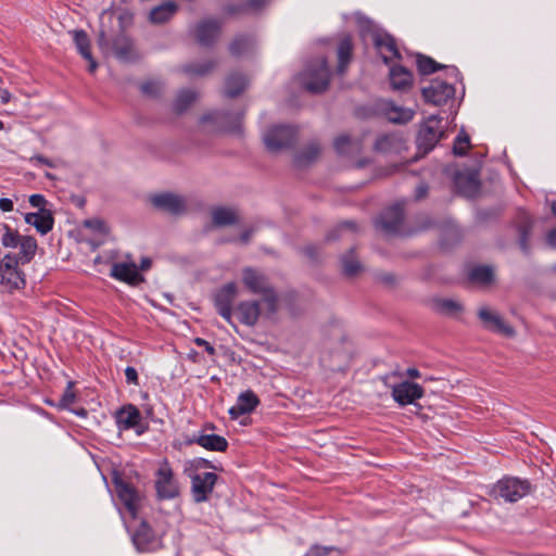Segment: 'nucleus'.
Listing matches in <instances>:
<instances>
[{"instance_id": "f257e3e1", "label": "nucleus", "mask_w": 556, "mask_h": 556, "mask_svg": "<svg viewBox=\"0 0 556 556\" xmlns=\"http://www.w3.org/2000/svg\"><path fill=\"white\" fill-rule=\"evenodd\" d=\"M113 483L124 505L122 516L137 551L144 553L159 549L162 546L161 538L138 516L143 502L141 493L119 475H114Z\"/></svg>"}, {"instance_id": "f03ea898", "label": "nucleus", "mask_w": 556, "mask_h": 556, "mask_svg": "<svg viewBox=\"0 0 556 556\" xmlns=\"http://www.w3.org/2000/svg\"><path fill=\"white\" fill-rule=\"evenodd\" d=\"M242 282L251 293L262 295L264 312L267 316H273L277 312V294L264 274L252 267H245L242 270Z\"/></svg>"}, {"instance_id": "7ed1b4c3", "label": "nucleus", "mask_w": 556, "mask_h": 556, "mask_svg": "<svg viewBox=\"0 0 556 556\" xmlns=\"http://www.w3.org/2000/svg\"><path fill=\"white\" fill-rule=\"evenodd\" d=\"M356 21L361 28L362 36L364 39H366L367 36L371 38L384 63H389L391 59H400L401 55L396 49L394 39L389 34L378 29L370 20L361 14L356 15Z\"/></svg>"}, {"instance_id": "20e7f679", "label": "nucleus", "mask_w": 556, "mask_h": 556, "mask_svg": "<svg viewBox=\"0 0 556 556\" xmlns=\"http://www.w3.org/2000/svg\"><path fill=\"white\" fill-rule=\"evenodd\" d=\"M301 85L313 93L323 92L327 89L330 79V71L325 58L316 60L299 76Z\"/></svg>"}, {"instance_id": "39448f33", "label": "nucleus", "mask_w": 556, "mask_h": 556, "mask_svg": "<svg viewBox=\"0 0 556 556\" xmlns=\"http://www.w3.org/2000/svg\"><path fill=\"white\" fill-rule=\"evenodd\" d=\"M241 114L212 111L200 118V124L210 131H227L239 134L241 131Z\"/></svg>"}, {"instance_id": "423d86ee", "label": "nucleus", "mask_w": 556, "mask_h": 556, "mask_svg": "<svg viewBox=\"0 0 556 556\" xmlns=\"http://www.w3.org/2000/svg\"><path fill=\"white\" fill-rule=\"evenodd\" d=\"M17 256L12 253L0 258V285L9 292L20 290L25 286L23 271L18 268Z\"/></svg>"}, {"instance_id": "0eeeda50", "label": "nucleus", "mask_w": 556, "mask_h": 556, "mask_svg": "<svg viewBox=\"0 0 556 556\" xmlns=\"http://www.w3.org/2000/svg\"><path fill=\"white\" fill-rule=\"evenodd\" d=\"M496 497L505 502L514 503L525 497L530 492V483L515 477H505L497 481L493 489Z\"/></svg>"}, {"instance_id": "6e6552de", "label": "nucleus", "mask_w": 556, "mask_h": 556, "mask_svg": "<svg viewBox=\"0 0 556 556\" xmlns=\"http://www.w3.org/2000/svg\"><path fill=\"white\" fill-rule=\"evenodd\" d=\"M263 139L267 150L276 153L294 143L296 129L289 125H276L264 134Z\"/></svg>"}, {"instance_id": "1a4fd4ad", "label": "nucleus", "mask_w": 556, "mask_h": 556, "mask_svg": "<svg viewBox=\"0 0 556 556\" xmlns=\"http://www.w3.org/2000/svg\"><path fill=\"white\" fill-rule=\"evenodd\" d=\"M441 122L442 119L437 115H431L426 119L417 136V144L419 149L428 152L434 148L444 135Z\"/></svg>"}, {"instance_id": "9d476101", "label": "nucleus", "mask_w": 556, "mask_h": 556, "mask_svg": "<svg viewBox=\"0 0 556 556\" xmlns=\"http://www.w3.org/2000/svg\"><path fill=\"white\" fill-rule=\"evenodd\" d=\"M155 489L161 500H172L179 495V486L167 463L162 464L155 473Z\"/></svg>"}, {"instance_id": "9b49d317", "label": "nucleus", "mask_w": 556, "mask_h": 556, "mask_svg": "<svg viewBox=\"0 0 556 556\" xmlns=\"http://www.w3.org/2000/svg\"><path fill=\"white\" fill-rule=\"evenodd\" d=\"M404 218L403 203H395L387 208L376 220V228L387 235H396L402 232V223Z\"/></svg>"}, {"instance_id": "f8f14e48", "label": "nucleus", "mask_w": 556, "mask_h": 556, "mask_svg": "<svg viewBox=\"0 0 556 556\" xmlns=\"http://www.w3.org/2000/svg\"><path fill=\"white\" fill-rule=\"evenodd\" d=\"M421 93L426 102L439 106L454 98L455 88L450 83L434 79L428 87L422 88Z\"/></svg>"}, {"instance_id": "ddd939ff", "label": "nucleus", "mask_w": 556, "mask_h": 556, "mask_svg": "<svg viewBox=\"0 0 556 556\" xmlns=\"http://www.w3.org/2000/svg\"><path fill=\"white\" fill-rule=\"evenodd\" d=\"M217 481L214 472H200L191 478V494L195 503L208 501Z\"/></svg>"}, {"instance_id": "4468645a", "label": "nucleus", "mask_w": 556, "mask_h": 556, "mask_svg": "<svg viewBox=\"0 0 556 556\" xmlns=\"http://www.w3.org/2000/svg\"><path fill=\"white\" fill-rule=\"evenodd\" d=\"M238 295V287L235 282L223 286L215 294V306L218 314L229 324L232 317V303Z\"/></svg>"}, {"instance_id": "2eb2a0df", "label": "nucleus", "mask_w": 556, "mask_h": 556, "mask_svg": "<svg viewBox=\"0 0 556 556\" xmlns=\"http://www.w3.org/2000/svg\"><path fill=\"white\" fill-rule=\"evenodd\" d=\"M391 394L400 406H406L421 399L424 396V389L418 383L403 381L392 387Z\"/></svg>"}, {"instance_id": "dca6fc26", "label": "nucleus", "mask_w": 556, "mask_h": 556, "mask_svg": "<svg viewBox=\"0 0 556 556\" xmlns=\"http://www.w3.org/2000/svg\"><path fill=\"white\" fill-rule=\"evenodd\" d=\"M478 316L483 323L485 329L505 337H513L515 334L513 327L506 324L502 316L495 311H492L489 307H480Z\"/></svg>"}, {"instance_id": "f3484780", "label": "nucleus", "mask_w": 556, "mask_h": 556, "mask_svg": "<svg viewBox=\"0 0 556 556\" xmlns=\"http://www.w3.org/2000/svg\"><path fill=\"white\" fill-rule=\"evenodd\" d=\"M150 201L154 207L170 214H180L186 210L185 199L169 192L153 194Z\"/></svg>"}, {"instance_id": "a211bd4d", "label": "nucleus", "mask_w": 556, "mask_h": 556, "mask_svg": "<svg viewBox=\"0 0 556 556\" xmlns=\"http://www.w3.org/2000/svg\"><path fill=\"white\" fill-rule=\"evenodd\" d=\"M350 361L349 351L342 342L337 343L333 349L323 351L320 362L331 370H342Z\"/></svg>"}, {"instance_id": "6ab92c4d", "label": "nucleus", "mask_w": 556, "mask_h": 556, "mask_svg": "<svg viewBox=\"0 0 556 556\" xmlns=\"http://www.w3.org/2000/svg\"><path fill=\"white\" fill-rule=\"evenodd\" d=\"M260 404L254 392L248 390L239 394L237 402L228 410L231 419H238L242 415L252 413Z\"/></svg>"}, {"instance_id": "aec40b11", "label": "nucleus", "mask_w": 556, "mask_h": 556, "mask_svg": "<svg viewBox=\"0 0 556 556\" xmlns=\"http://www.w3.org/2000/svg\"><path fill=\"white\" fill-rule=\"evenodd\" d=\"M389 79L392 90L405 92L413 86V74L402 65H392L389 71Z\"/></svg>"}, {"instance_id": "412c9836", "label": "nucleus", "mask_w": 556, "mask_h": 556, "mask_svg": "<svg viewBox=\"0 0 556 556\" xmlns=\"http://www.w3.org/2000/svg\"><path fill=\"white\" fill-rule=\"evenodd\" d=\"M115 419L119 430H129L139 425L141 413L135 405L128 404L116 412Z\"/></svg>"}, {"instance_id": "4be33fe9", "label": "nucleus", "mask_w": 556, "mask_h": 556, "mask_svg": "<svg viewBox=\"0 0 556 556\" xmlns=\"http://www.w3.org/2000/svg\"><path fill=\"white\" fill-rule=\"evenodd\" d=\"M25 222L31 225L41 235H47L52 230L54 219L49 210L41 208L36 213H27L25 215Z\"/></svg>"}, {"instance_id": "5701e85b", "label": "nucleus", "mask_w": 556, "mask_h": 556, "mask_svg": "<svg viewBox=\"0 0 556 556\" xmlns=\"http://www.w3.org/2000/svg\"><path fill=\"white\" fill-rule=\"evenodd\" d=\"M383 115L392 123L404 124L413 119L414 111L395 105L391 101H384L380 105Z\"/></svg>"}, {"instance_id": "b1692460", "label": "nucleus", "mask_w": 556, "mask_h": 556, "mask_svg": "<svg viewBox=\"0 0 556 556\" xmlns=\"http://www.w3.org/2000/svg\"><path fill=\"white\" fill-rule=\"evenodd\" d=\"M220 25L214 20L201 22L195 28V38L202 46H211L218 37Z\"/></svg>"}, {"instance_id": "393cba45", "label": "nucleus", "mask_w": 556, "mask_h": 556, "mask_svg": "<svg viewBox=\"0 0 556 556\" xmlns=\"http://www.w3.org/2000/svg\"><path fill=\"white\" fill-rule=\"evenodd\" d=\"M261 312V303L257 301H243L237 306L239 320L250 327L257 323Z\"/></svg>"}, {"instance_id": "a878e982", "label": "nucleus", "mask_w": 556, "mask_h": 556, "mask_svg": "<svg viewBox=\"0 0 556 556\" xmlns=\"http://www.w3.org/2000/svg\"><path fill=\"white\" fill-rule=\"evenodd\" d=\"M111 276L119 281L137 285L141 277L134 263H115L111 268Z\"/></svg>"}, {"instance_id": "bb28decb", "label": "nucleus", "mask_w": 556, "mask_h": 556, "mask_svg": "<svg viewBox=\"0 0 556 556\" xmlns=\"http://www.w3.org/2000/svg\"><path fill=\"white\" fill-rule=\"evenodd\" d=\"M189 442L197 443L205 450L215 452H224L228 447L227 440L218 434H194Z\"/></svg>"}, {"instance_id": "cd10ccee", "label": "nucleus", "mask_w": 556, "mask_h": 556, "mask_svg": "<svg viewBox=\"0 0 556 556\" xmlns=\"http://www.w3.org/2000/svg\"><path fill=\"white\" fill-rule=\"evenodd\" d=\"M433 309L444 316H457L463 312L460 302L448 298H437L432 301Z\"/></svg>"}, {"instance_id": "c85d7f7f", "label": "nucleus", "mask_w": 556, "mask_h": 556, "mask_svg": "<svg viewBox=\"0 0 556 556\" xmlns=\"http://www.w3.org/2000/svg\"><path fill=\"white\" fill-rule=\"evenodd\" d=\"M248 84H249L248 78L245 76H243L242 74H239V73L230 74L226 78L225 93L228 97L233 98V97L240 94L247 88Z\"/></svg>"}, {"instance_id": "c756f323", "label": "nucleus", "mask_w": 556, "mask_h": 556, "mask_svg": "<svg viewBox=\"0 0 556 556\" xmlns=\"http://www.w3.org/2000/svg\"><path fill=\"white\" fill-rule=\"evenodd\" d=\"M212 220L216 226H229L238 222L236 210L218 206L212 210Z\"/></svg>"}, {"instance_id": "7c9ffc66", "label": "nucleus", "mask_w": 556, "mask_h": 556, "mask_svg": "<svg viewBox=\"0 0 556 556\" xmlns=\"http://www.w3.org/2000/svg\"><path fill=\"white\" fill-rule=\"evenodd\" d=\"M177 7L174 2H165L151 10L149 18L154 24L167 22L176 12Z\"/></svg>"}, {"instance_id": "2f4dec72", "label": "nucleus", "mask_w": 556, "mask_h": 556, "mask_svg": "<svg viewBox=\"0 0 556 556\" xmlns=\"http://www.w3.org/2000/svg\"><path fill=\"white\" fill-rule=\"evenodd\" d=\"M20 252L15 254L17 256L18 263L27 264L29 263L37 251V242L30 236H23V239L18 245Z\"/></svg>"}, {"instance_id": "473e14b6", "label": "nucleus", "mask_w": 556, "mask_h": 556, "mask_svg": "<svg viewBox=\"0 0 556 556\" xmlns=\"http://www.w3.org/2000/svg\"><path fill=\"white\" fill-rule=\"evenodd\" d=\"M468 278L472 282L479 283L481 286H488L494 279V271L490 266H476L470 269Z\"/></svg>"}, {"instance_id": "72a5a7b5", "label": "nucleus", "mask_w": 556, "mask_h": 556, "mask_svg": "<svg viewBox=\"0 0 556 556\" xmlns=\"http://www.w3.org/2000/svg\"><path fill=\"white\" fill-rule=\"evenodd\" d=\"M352 54V40L350 36H345L339 43L338 47V72L343 74L348 64L350 63Z\"/></svg>"}, {"instance_id": "f704fd0d", "label": "nucleus", "mask_w": 556, "mask_h": 556, "mask_svg": "<svg viewBox=\"0 0 556 556\" xmlns=\"http://www.w3.org/2000/svg\"><path fill=\"white\" fill-rule=\"evenodd\" d=\"M319 146L315 142L306 146L299 154L295 156V165L296 166H306L315 161L319 154Z\"/></svg>"}, {"instance_id": "c9c22d12", "label": "nucleus", "mask_w": 556, "mask_h": 556, "mask_svg": "<svg viewBox=\"0 0 556 556\" xmlns=\"http://www.w3.org/2000/svg\"><path fill=\"white\" fill-rule=\"evenodd\" d=\"M254 40L250 37L239 36L230 45V52L232 55L240 56L247 54L252 50Z\"/></svg>"}, {"instance_id": "e433bc0d", "label": "nucleus", "mask_w": 556, "mask_h": 556, "mask_svg": "<svg viewBox=\"0 0 556 556\" xmlns=\"http://www.w3.org/2000/svg\"><path fill=\"white\" fill-rule=\"evenodd\" d=\"M73 39L78 52L83 58H89L90 51V41L88 35L84 30H73L72 31Z\"/></svg>"}, {"instance_id": "4c0bfd02", "label": "nucleus", "mask_w": 556, "mask_h": 556, "mask_svg": "<svg viewBox=\"0 0 556 556\" xmlns=\"http://www.w3.org/2000/svg\"><path fill=\"white\" fill-rule=\"evenodd\" d=\"M197 99V93L190 89L181 90L174 103V109L176 112H184L194 100Z\"/></svg>"}, {"instance_id": "58836bf2", "label": "nucleus", "mask_w": 556, "mask_h": 556, "mask_svg": "<svg viewBox=\"0 0 556 556\" xmlns=\"http://www.w3.org/2000/svg\"><path fill=\"white\" fill-rule=\"evenodd\" d=\"M84 227L86 229H89L93 233L99 235L101 238H105L109 235V232H110L109 226L101 218L86 219L84 222Z\"/></svg>"}, {"instance_id": "ea45409f", "label": "nucleus", "mask_w": 556, "mask_h": 556, "mask_svg": "<svg viewBox=\"0 0 556 556\" xmlns=\"http://www.w3.org/2000/svg\"><path fill=\"white\" fill-rule=\"evenodd\" d=\"M3 230H4V232L2 233V237H1V244L4 248H11V249L18 248V245L23 239V236H20L17 233V231H14L7 225L3 226Z\"/></svg>"}, {"instance_id": "a19ab883", "label": "nucleus", "mask_w": 556, "mask_h": 556, "mask_svg": "<svg viewBox=\"0 0 556 556\" xmlns=\"http://www.w3.org/2000/svg\"><path fill=\"white\" fill-rule=\"evenodd\" d=\"M343 271L348 276H354L361 269V264L354 255L353 251H350L342 257Z\"/></svg>"}, {"instance_id": "79ce46f5", "label": "nucleus", "mask_w": 556, "mask_h": 556, "mask_svg": "<svg viewBox=\"0 0 556 556\" xmlns=\"http://www.w3.org/2000/svg\"><path fill=\"white\" fill-rule=\"evenodd\" d=\"M417 67L421 74L428 75L437 72L441 66L431 58L418 54Z\"/></svg>"}, {"instance_id": "37998d69", "label": "nucleus", "mask_w": 556, "mask_h": 556, "mask_svg": "<svg viewBox=\"0 0 556 556\" xmlns=\"http://www.w3.org/2000/svg\"><path fill=\"white\" fill-rule=\"evenodd\" d=\"M131 45L126 38H119L114 42V53L121 60L130 58Z\"/></svg>"}, {"instance_id": "c03bdc74", "label": "nucleus", "mask_w": 556, "mask_h": 556, "mask_svg": "<svg viewBox=\"0 0 556 556\" xmlns=\"http://www.w3.org/2000/svg\"><path fill=\"white\" fill-rule=\"evenodd\" d=\"M470 147V140L467 134L462 131L455 139L453 152L455 155L464 156Z\"/></svg>"}, {"instance_id": "a18cd8bd", "label": "nucleus", "mask_w": 556, "mask_h": 556, "mask_svg": "<svg viewBox=\"0 0 556 556\" xmlns=\"http://www.w3.org/2000/svg\"><path fill=\"white\" fill-rule=\"evenodd\" d=\"M213 64L205 62L203 64H188L182 67V71L190 76H203L211 71Z\"/></svg>"}, {"instance_id": "49530a36", "label": "nucleus", "mask_w": 556, "mask_h": 556, "mask_svg": "<svg viewBox=\"0 0 556 556\" xmlns=\"http://www.w3.org/2000/svg\"><path fill=\"white\" fill-rule=\"evenodd\" d=\"M400 138L396 135H386L376 141V149L378 151L388 152L391 149V144L399 141Z\"/></svg>"}, {"instance_id": "de8ad7c7", "label": "nucleus", "mask_w": 556, "mask_h": 556, "mask_svg": "<svg viewBox=\"0 0 556 556\" xmlns=\"http://www.w3.org/2000/svg\"><path fill=\"white\" fill-rule=\"evenodd\" d=\"M530 229H531V222H530V218L529 216L527 215L525 217V224L519 226V232H520V247L521 249L525 251V252H528V244H527V240H528V236H529V232H530Z\"/></svg>"}, {"instance_id": "09e8293b", "label": "nucleus", "mask_w": 556, "mask_h": 556, "mask_svg": "<svg viewBox=\"0 0 556 556\" xmlns=\"http://www.w3.org/2000/svg\"><path fill=\"white\" fill-rule=\"evenodd\" d=\"M75 401H76V395H75V392L73 391V382L70 381L61 396L60 406L67 407L70 405H72L73 403H75Z\"/></svg>"}, {"instance_id": "8fccbe9b", "label": "nucleus", "mask_w": 556, "mask_h": 556, "mask_svg": "<svg viewBox=\"0 0 556 556\" xmlns=\"http://www.w3.org/2000/svg\"><path fill=\"white\" fill-rule=\"evenodd\" d=\"M161 89H162L161 83L154 81V80L147 81L141 85V91L144 94H148L151 97L157 96L161 92Z\"/></svg>"}, {"instance_id": "3c124183", "label": "nucleus", "mask_w": 556, "mask_h": 556, "mask_svg": "<svg viewBox=\"0 0 556 556\" xmlns=\"http://www.w3.org/2000/svg\"><path fill=\"white\" fill-rule=\"evenodd\" d=\"M351 139L348 135H340L334 140V149L338 153L343 154L348 152V146H350Z\"/></svg>"}, {"instance_id": "603ef678", "label": "nucleus", "mask_w": 556, "mask_h": 556, "mask_svg": "<svg viewBox=\"0 0 556 556\" xmlns=\"http://www.w3.org/2000/svg\"><path fill=\"white\" fill-rule=\"evenodd\" d=\"M356 224L354 222H344L337 229H334L332 232H330L327 237L328 240H334L339 238L341 235L334 236L337 232H343L345 230H355Z\"/></svg>"}, {"instance_id": "864d4df0", "label": "nucleus", "mask_w": 556, "mask_h": 556, "mask_svg": "<svg viewBox=\"0 0 556 556\" xmlns=\"http://www.w3.org/2000/svg\"><path fill=\"white\" fill-rule=\"evenodd\" d=\"M125 377H126V382L128 384H134V386L139 384V378H138V372H137L136 368H134L131 366L126 367Z\"/></svg>"}, {"instance_id": "5fc2aeb1", "label": "nucleus", "mask_w": 556, "mask_h": 556, "mask_svg": "<svg viewBox=\"0 0 556 556\" xmlns=\"http://www.w3.org/2000/svg\"><path fill=\"white\" fill-rule=\"evenodd\" d=\"M29 163L33 164V165H38V164H41V165H46L48 167H55V163L47 157H45L43 155H34L29 159Z\"/></svg>"}, {"instance_id": "6e6d98bb", "label": "nucleus", "mask_w": 556, "mask_h": 556, "mask_svg": "<svg viewBox=\"0 0 556 556\" xmlns=\"http://www.w3.org/2000/svg\"><path fill=\"white\" fill-rule=\"evenodd\" d=\"M332 548L314 545L309 548L305 556H326Z\"/></svg>"}, {"instance_id": "4d7b16f0", "label": "nucleus", "mask_w": 556, "mask_h": 556, "mask_svg": "<svg viewBox=\"0 0 556 556\" xmlns=\"http://www.w3.org/2000/svg\"><path fill=\"white\" fill-rule=\"evenodd\" d=\"M47 203L45 197L42 194H31L29 197V204L33 207H38L39 210L43 208L45 204Z\"/></svg>"}, {"instance_id": "13d9d810", "label": "nucleus", "mask_w": 556, "mask_h": 556, "mask_svg": "<svg viewBox=\"0 0 556 556\" xmlns=\"http://www.w3.org/2000/svg\"><path fill=\"white\" fill-rule=\"evenodd\" d=\"M194 343L198 345V346H201V348H204L205 351L210 354V355H214L215 354V349L213 345H211L210 342H207L206 340L202 339V338H197L194 340Z\"/></svg>"}, {"instance_id": "bf43d9fd", "label": "nucleus", "mask_w": 556, "mask_h": 556, "mask_svg": "<svg viewBox=\"0 0 556 556\" xmlns=\"http://www.w3.org/2000/svg\"><path fill=\"white\" fill-rule=\"evenodd\" d=\"M267 2L268 0H249L247 3V9L251 11H257L262 9Z\"/></svg>"}, {"instance_id": "052dcab7", "label": "nucleus", "mask_w": 556, "mask_h": 556, "mask_svg": "<svg viewBox=\"0 0 556 556\" xmlns=\"http://www.w3.org/2000/svg\"><path fill=\"white\" fill-rule=\"evenodd\" d=\"M14 203L9 198H1L0 199V210L2 212H11L13 211Z\"/></svg>"}, {"instance_id": "680f3d73", "label": "nucleus", "mask_w": 556, "mask_h": 556, "mask_svg": "<svg viewBox=\"0 0 556 556\" xmlns=\"http://www.w3.org/2000/svg\"><path fill=\"white\" fill-rule=\"evenodd\" d=\"M467 182H468V186H469V191L466 192L467 195H472L473 193H476L479 189V184L477 181V179L473 177V176H469L468 179H467Z\"/></svg>"}, {"instance_id": "e2e57ef3", "label": "nucleus", "mask_w": 556, "mask_h": 556, "mask_svg": "<svg viewBox=\"0 0 556 556\" xmlns=\"http://www.w3.org/2000/svg\"><path fill=\"white\" fill-rule=\"evenodd\" d=\"M12 94L11 92L3 88L2 85H0V100L2 104H7L11 101Z\"/></svg>"}, {"instance_id": "0e129e2a", "label": "nucleus", "mask_w": 556, "mask_h": 556, "mask_svg": "<svg viewBox=\"0 0 556 556\" xmlns=\"http://www.w3.org/2000/svg\"><path fill=\"white\" fill-rule=\"evenodd\" d=\"M546 241L548 245L556 249V229L548 231L546 235Z\"/></svg>"}, {"instance_id": "69168bd1", "label": "nucleus", "mask_w": 556, "mask_h": 556, "mask_svg": "<svg viewBox=\"0 0 556 556\" xmlns=\"http://www.w3.org/2000/svg\"><path fill=\"white\" fill-rule=\"evenodd\" d=\"M255 229L253 227L244 230L241 236H240V239L243 243H247L249 241V239L251 238V236L254 233Z\"/></svg>"}, {"instance_id": "338daca9", "label": "nucleus", "mask_w": 556, "mask_h": 556, "mask_svg": "<svg viewBox=\"0 0 556 556\" xmlns=\"http://www.w3.org/2000/svg\"><path fill=\"white\" fill-rule=\"evenodd\" d=\"M428 192V187L426 185H419L416 189V198L421 199L424 198Z\"/></svg>"}, {"instance_id": "774afa93", "label": "nucleus", "mask_w": 556, "mask_h": 556, "mask_svg": "<svg viewBox=\"0 0 556 556\" xmlns=\"http://www.w3.org/2000/svg\"><path fill=\"white\" fill-rule=\"evenodd\" d=\"M88 62H89V66H88V70L90 73H93L96 70H97V62L94 61V59L92 58L91 53L89 54V58H85Z\"/></svg>"}]
</instances>
